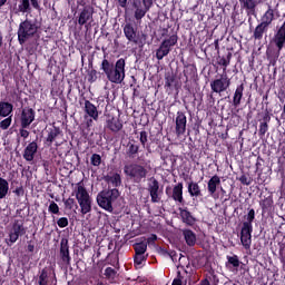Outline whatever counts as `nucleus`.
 <instances>
[{
  "label": "nucleus",
  "mask_w": 285,
  "mask_h": 285,
  "mask_svg": "<svg viewBox=\"0 0 285 285\" xmlns=\"http://www.w3.org/2000/svg\"><path fill=\"white\" fill-rule=\"evenodd\" d=\"M101 70L105 72L110 83H121L124 79H126V59L120 58L115 65L108 59H104Z\"/></svg>",
  "instance_id": "f257e3e1"
},
{
  "label": "nucleus",
  "mask_w": 285,
  "mask_h": 285,
  "mask_svg": "<svg viewBox=\"0 0 285 285\" xmlns=\"http://www.w3.org/2000/svg\"><path fill=\"white\" fill-rule=\"evenodd\" d=\"M76 199L80 206L81 215H88L92 210V198L90 194L86 190V187L79 183L76 187Z\"/></svg>",
  "instance_id": "f03ea898"
},
{
  "label": "nucleus",
  "mask_w": 285,
  "mask_h": 285,
  "mask_svg": "<svg viewBox=\"0 0 285 285\" xmlns=\"http://www.w3.org/2000/svg\"><path fill=\"white\" fill-rule=\"evenodd\" d=\"M119 198V189L114 188L109 190H102L97 196V204L104 210H108V213H112V203L117 202Z\"/></svg>",
  "instance_id": "7ed1b4c3"
},
{
  "label": "nucleus",
  "mask_w": 285,
  "mask_h": 285,
  "mask_svg": "<svg viewBox=\"0 0 285 285\" xmlns=\"http://www.w3.org/2000/svg\"><path fill=\"white\" fill-rule=\"evenodd\" d=\"M124 173L128 178L132 179L135 184H141V180L148 177V169L139 164L126 165Z\"/></svg>",
  "instance_id": "20e7f679"
},
{
  "label": "nucleus",
  "mask_w": 285,
  "mask_h": 285,
  "mask_svg": "<svg viewBox=\"0 0 285 285\" xmlns=\"http://www.w3.org/2000/svg\"><path fill=\"white\" fill-rule=\"evenodd\" d=\"M37 32V24L32 21L24 20L20 23L19 30H18V40L21 45L26 43L27 39H30V37H35V33Z\"/></svg>",
  "instance_id": "39448f33"
},
{
  "label": "nucleus",
  "mask_w": 285,
  "mask_h": 285,
  "mask_svg": "<svg viewBox=\"0 0 285 285\" xmlns=\"http://www.w3.org/2000/svg\"><path fill=\"white\" fill-rule=\"evenodd\" d=\"M227 88H230V78H228L226 72L222 73L219 78H216L210 82V89L218 95H220V92H226Z\"/></svg>",
  "instance_id": "423d86ee"
},
{
  "label": "nucleus",
  "mask_w": 285,
  "mask_h": 285,
  "mask_svg": "<svg viewBox=\"0 0 285 285\" xmlns=\"http://www.w3.org/2000/svg\"><path fill=\"white\" fill-rule=\"evenodd\" d=\"M26 227H23V220H14L9 230V239L7 240L8 246L16 244L19 237L23 236Z\"/></svg>",
  "instance_id": "0eeeda50"
},
{
  "label": "nucleus",
  "mask_w": 285,
  "mask_h": 285,
  "mask_svg": "<svg viewBox=\"0 0 285 285\" xmlns=\"http://www.w3.org/2000/svg\"><path fill=\"white\" fill-rule=\"evenodd\" d=\"M144 8L141 7V1H135V19L139 21L146 17V12L153 8V0H142Z\"/></svg>",
  "instance_id": "6e6552de"
},
{
  "label": "nucleus",
  "mask_w": 285,
  "mask_h": 285,
  "mask_svg": "<svg viewBox=\"0 0 285 285\" xmlns=\"http://www.w3.org/2000/svg\"><path fill=\"white\" fill-rule=\"evenodd\" d=\"M36 112L32 108H23L20 114V126L21 128H29L35 121Z\"/></svg>",
  "instance_id": "1a4fd4ad"
},
{
  "label": "nucleus",
  "mask_w": 285,
  "mask_h": 285,
  "mask_svg": "<svg viewBox=\"0 0 285 285\" xmlns=\"http://www.w3.org/2000/svg\"><path fill=\"white\" fill-rule=\"evenodd\" d=\"M92 14H95V8L90 6L85 7L78 18L79 26H86V23H92L94 21Z\"/></svg>",
  "instance_id": "9d476101"
},
{
  "label": "nucleus",
  "mask_w": 285,
  "mask_h": 285,
  "mask_svg": "<svg viewBox=\"0 0 285 285\" xmlns=\"http://www.w3.org/2000/svg\"><path fill=\"white\" fill-rule=\"evenodd\" d=\"M148 191L153 204H159L161 202V191H159V181L157 179H153L148 185Z\"/></svg>",
  "instance_id": "9b49d317"
},
{
  "label": "nucleus",
  "mask_w": 285,
  "mask_h": 285,
  "mask_svg": "<svg viewBox=\"0 0 285 285\" xmlns=\"http://www.w3.org/2000/svg\"><path fill=\"white\" fill-rule=\"evenodd\" d=\"M124 35L129 43H139V36H137V29L132 26V23L128 22L124 27Z\"/></svg>",
  "instance_id": "f8f14e48"
},
{
  "label": "nucleus",
  "mask_w": 285,
  "mask_h": 285,
  "mask_svg": "<svg viewBox=\"0 0 285 285\" xmlns=\"http://www.w3.org/2000/svg\"><path fill=\"white\" fill-rule=\"evenodd\" d=\"M245 226L246 227H243L240 232V242L244 248L248 250L250 248V244H253V239H252L253 229H250L248 225H245Z\"/></svg>",
  "instance_id": "ddd939ff"
},
{
  "label": "nucleus",
  "mask_w": 285,
  "mask_h": 285,
  "mask_svg": "<svg viewBox=\"0 0 285 285\" xmlns=\"http://www.w3.org/2000/svg\"><path fill=\"white\" fill-rule=\"evenodd\" d=\"M186 115L184 112L178 111L176 117V135L177 137H181L186 132Z\"/></svg>",
  "instance_id": "4468645a"
},
{
  "label": "nucleus",
  "mask_w": 285,
  "mask_h": 285,
  "mask_svg": "<svg viewBox=\"0 0 285 285\" xmlns=\"http://www.w3.org/2000/svg\"><path fill=\"white\" fill-rule=\"evenodd\" d=\"M39 146L37 145L36 141L30 142L26 148L23 153V159L26 161H32L35 159V155H37Z\"/></svg>",
  "instance_id": "2eb2a0df"
},
{
  "label": "nucleus",
  "mask_w": 285,
  "mask_h": 285,
  "mask_svg": "<svg viewBox=\"0 0 285 285\" xmlns=\"http://www.w3.org/2000/svg\"><path fill=\"white\" fill-rule=\"evenodd\" d=\"M60 256L65 264H70V248L68 247V239H62L60 243Z\"/></svg>",
  "instance_id": "dca6fc26"
},
{
  "label": "nucleus",
  "mask_w": 285,
  "mask_h": 285,
  "mask_svg": "<svg viewBox=\"0 0 285 285\" xmlns=\"http://www.w3.org/2000/svg\"><path fill=\"white\" fill-rule=\"evenodd\" d=\"M107 128H109L111 132H119V130L124 128V125L121 124L119 118L108 116Z\"/></svg>",
  "instance_id": "f3484780"
},
{
  "label": "nucleus",
  "mask_w": 285,
  "mask_h": 285,
  "mask_svg": "<svg viewBox=\"0 0 285 285\" xmlns=\"http://www.w3.org/2000/svg\"><path fill=\"white\" fill-rule=\"evenodd\" d=\"M173 200L174 202H179V204L184 203V184L178 183L174 188H173Z\"/></svg>",
  "instance_id": "a211bd4d"
},
{
  "label": "nucleus",
  "mask_w": 285,
  "mask_h": 285,
  "mask_svg": "<svg viewBox=\"0 0 285 285\" xmlns=\"http://www.w3.org/2000/svg\"><path fill=\"white\" fill-rule=\"evenodd\" d=\"M85 112H87L89 117L94 119V121H97V119H99V111L97 110V107L89 100L85 101Z\"/></svg>",
  "instance_id": "6ab92c4d"
},
{
  "label": "nucleus",
  "mask_w": 285,
  "mask_h": 285,
  "mask_svg": "<svg viewBox=\"0 0 285 285\" xmlns=\"http://www.w3.org/2000/svg\"><path fill=\"white\" fill-rule=\"evenodd\" d=\"M183 237L187 246H195L197 244V235L190 229H183Z\"/></svg>",
  "instance_id": "aec40b11"
},
{
  "label": "nucleus",
  "mask_w": 285,
  "mask_h": 285,
  "mask_svg": "<svg viewBox=\"0 0 285 285\" xmlns=\"http://www.w3.org/2000/svg\"><path fill=\"white\" fill-rule=\"evenodd\" d=\"M261 23H263V26H271V23H273V21H275V10H273V8L268 7L267 12H265L262 18H261Z\"/></svg>",
  "instance_id": "412c9836"
},
{
  "label": "nucleus",
  "mask_w": 285,
  "mask_h": 285,
  "mask_svg": "<svg viewBox=\"0 0 285 285\" xmlns=\"http://www.w3.org/2000/svg\"><path fill=\"white\" fill-rule=\"evenodd\" d=\"M219 184H222V179L217 175L213 176L209 179L207 184V190L209 195H215V193H217V187L219 186Z\"/></svg>",
  "instance_id": "4be33fe9"
},
{
  "label": "nucleus",
  "mask_w": 285,
  "mask_h": 285,
  "mask_svg": "<svg viewBox=\"0 0 285 285\" xmlns=\"http://www.w3.org/2000/svg\"><path fill=\"white\" fill-rule=\"evenodd\" d=\"M265 32H268V27L266 24H263L262 22L256 26L255 30H254V39H256L257 41H262V39H264V35Z\"/></svg>",
  "instance_id": "5701e85b"
},
{
  "label": "nucleus",
  "mask_w": 285,
  "mask_h": 285,
  "mask_svg": "<svg viewBox=\"0 0 285 285\" xmlns=\"http://www.w3.org/2000/svg\"><path fill=\"white\" fill-rule=\"evenodd\" d=\"M180 217L184 222V224H187L188 226H193L195 224V217L188 209L179 208Z\"/></svg>",
  "instance_id": "b1692460"
},
{
  "label": "nucleus",
  "mask_w": 285,
  "mask_h": 285,
  "mask_svg": "<svg viewBox=\"0 0 285 285\" xmlns=\"http://www.w3.org/2000/svg\"><path fill=\"white\" fill-rule=\"evenodd\" d=\"M14 106L10 102L1 101L0 102V117H10L12 115V110Z\"/></svg>",
  "instance_id": "393cba45"
},
{
  "label": "nucleus",
  "mask_w": 285,
  "mask_h": 285,
  "mask_svg": "<svg viewBox=\"0 0 285 285\" xmlns=\"http://www.w3.org/2000/svg\"><path fill=\"white\" fill-rule=\"evenodd\" d=\"M188 193L190 197H202V188L197 183H189L188 184Z\"/></svg>",
  "instance_id": "a878e982"
},
{
  "label": "nucleus",
  "mask_w": 285,
  "mask_h": 285,
  "mask_svg": "<svg viewBox=\"0 0 285 285\" xmlns=\"http://www.w3.org/2000/svg\"><path fill=\"white\" fill-rule=\"evenodd\" d=\"M244 97V85H240L236 88L233 99L234 106H239L242 104V98Z\"/></svg>",
  "instance_id": "bb28decb"
},
{
  "label": "nucleus",
  "mask_w": 285,
  "mask_h": 285,
  "mask_svg": "<svg viewBox=\"0 0 285 285\" xmlns=\"http://www.w3.org/2000/svg\"><path fill=\"white\" fill-rule=\"evenodd\" d=\"M9 190L10 185L8 184V180H6V178L0 177V199H4Z\"/></svg>",
  "instance_id": "cd10ccee"
},
{
  "label": "nucleus",
  "mask_w": 285,
  "mask_h": 285,
  "mask_svg": "<svg viewBox=\"0 0 285 285\" xmlns=\"http://www.w3.org/2000/svg\"><path fill=\"white\" fill-rule=\"evenodd\" d=\"M242 8L245 10H249V12H255V8H257V0H239Z\"/></svg>",
  "instance_id": "c85d7f7f"
},
{
  "label": "nucleus",
  "mask_w": 285,
  "mask_h": 285,
  "mask_svg": "<svg viewBox=\"0 0 285 285\" xmlns=\"http://www.w3.org/2000/svg\"><path fill=\"white\" fill-rule=\"evenodd\" d=\"M168 55H170V49L161 43L156 51V58L158 61H161V59H164V57H168Z\"/></svg>",
  "instance_id": "c756f323"
},
{
  "label": "nucleus",
  "mask_w": 285,
  "mask_h": 285,
  "mask_svg": "<svg viewBox=\"0 0 285 285\" xmlns=\"http://www.w3.org/2000/svg\"><path fill=\"white\" fill-rule=\"evenodd\" d=\"M269 121H271V117L269 116H265L263 118V122H261L259 130H258V135L261 137H264V135H266V132H268V122Z\"/></svg>",
  "instance_id": "7c9ffc66"
},
{
  "label": "nucleus",
  "mask_w": 285,
  "mask_h": 285,
  "mask_svg": "<svg viewBox=\"0 0 285 285\" xmlns=\"http://www.w3.org/2000/svg\"><path fill=\"white\" fill-rule=\"evenodd\" d=\"M245 219L246 222L243 223V228H246V226H248L249 229H253V222H255V209H249Z\"/></svg>",
  "instance_id": "2f4dec72"
},
{
  "label": "nucleus",
  "mask_w": 285,
  "mask_h": 285,
  "mask_svg": "<svg viewBox=\"0 0 285 285\" xmlns=\"http://www.w3.org/2000/svg\"><path fill=\"white\" fill-rule=\"evenodd\" d=\"M107 181L117 188L118 186H121V176L119 174L107 176Z\"/></svg>",
  "instance_id": "473e14b6"
},
{
  "label": "nucleus",
  "mask_w": 285,
  "mask_h": 285,
  "mask_svg": "<svg viewBox=\"0 0 285 285\" xmlns=\"http://www.w3.org/2000/svg\"><path fill=\"white\" fill-rule=\"evenodd\" d=\"M177 35H173L169 38L165 39L161 43L170 50L173 46H177Z\"/></svg>",
  "instance_id": "72a5a7b5"
},
{
  "label": "nucleus",
  "mask_w": 285,
  "mask_h": 285,
  "mask_svg": "<svg viewBox=\"0 0 285 285\" xmlns=\"http://www.w3.org/2000/svg\"><path fill=\"white\" fill-rule=\"evenodd\" d=\"M136 255H145L146 250H148V244L147 243H138L134 246Z\"/></svg>",
  "instance_id": "f704fd0d"
},
{
  "label": "nucleus",
  "mask_w": 285,
  "mask_h": 285,
  "mask_svg": "<svg viewBox=\"0 0 285 285\" xmlns=\"http://www.w3.org/2000/svg\"><path fill=\"white\" fill-rule=\"evenodd\" d=\"M18 10L22 13L30 12V0H21Z\"/></svg>",
  "instance_id": "c9c22d12"
},
{
  "label": "nucleus",
  "mask_w": 285,
  "mask_h": 285,
  "mask_svg": "<svg viewBox=\"0 0 285 285\" xmlns=\"http://www.w3.org/2000/svg\"><path fill=\"white\" fill-rule=\"evenodd\" d=\"M127 154L129 155V157H132L134 155H137V153H139V145L135 142H129L127 145Z\"/></svg>",
  "instance_id": "e433bc0d"
},
{
  "label": "nucleus",
  "mask_w": 285,
  "mask_h": 285,
  "mask_svg": "<svg viewBox=\"0 0 285 285\" xmlns=\"http://www.w3.org/2000/svg\"><path fill=\"white\" fill-rule=\"evenodd\" d=\"M136 268H141L144 262H146V256L144 254H136L134 257Z\"/></svg>",
  "instance_id": "4c0bfd02"
},
{
  "label": "nucleus",
  "mask_w": 285,
  "mask_h": 285,
  "mask_svg": "<svg viewBox=\"0 0 285 285\" xmlns=\"http://www.w3.org/2000/svg\"><path fill=\"white\" fill-rule=\"evenodd\" d=\"M10 126H12V116H9L8 118L0 121L1 130H8Z\"/></svg>",
  "instance_id": "58836bf2"
},
{
  "label": "nucleus",
  "mask_w": 285,
  "mask_h": 285,
  "mask_svg": "<svg viewBox=\"0 0 285 285\" xmlns=\"http://www.w3.org/2000/svg\"><path fill=\"white\" fill-rule=\"evenodd\" d=\"M57 137H59V129L51 130L47 137L48 144H52V141H55V139H57Z\"/></svg>",
  "instance_id": "ea45409f"
},
{
  "label": "nucleus",
  "mask_w": 285,
  "mask_h": 285,
  "mask_svg": "<svg viewBox=\"0 0 285 285\" xmlns=\"http://www.w3.org/2000/svg\"><path fill=\"white\" fill-rule=\"evenodd\" d=\"M39 285H48V272L46 269H42L39 276Z\"/></svg>",
  "instance_id": "a19ab883"
},
{
  "label": "nucleus",
  "mask_w": 285,
  "mask_h": 285,
  "mask_svg": "<svg viewBox=\"0 0 285 285\" xmlns=\"http://www.w3.org/2000/svg\"><path fill=\"white\" fill-rule=\"evenodd\" d=\"M49 213H52L53 215H59V205H57L55 200H51L49 205Z\"/></svg>",
  "instance_id": "79ce46f5"
},
{
  "label": "nucleus",
  "mask_w": 285,
  "mask_h": 285,
  "mask_svg": "<svg viewBox=\"0 0 285 285\" xmlns=\"http://www.w3.org/2000/svg\"><path fill=\"white\" fill-rule=\"evenodd\" d=\"M91 164L92 166H101V156L98 154H94L91 156Z\"/></svg>",
  "instance_id": "37998d69"
},
{
  "label": "nucleus",
  "mask_w": 285,
  "mask_h": 285,
  "mask_svg": "<svg viewBox=\"0 0 285 285\" xmlns=\"http://www.w3.org/2000/svg\"><path fill=\"white\" fill-rule=\"evenodd\" d=\"M227 259L234 268L239 267V258L237 256H228Z\"/></svg>",
  "instance_id": "c03bdc74"
},
{
  "label": "nucleus",
  "mask_w": 285,
  "mask_h": 285,
  "mask_svg": "<svg viewBox=\"0 0 285 285\" xmlns=\"http://www.w3.org/2000/svg\"><path fill=\"white\" fill-rule=\"evenodd\" d=\"M171 285H186V281L184 279V277L181 276L180 273H178V276L177 278H175L173 281V284Z\"/></svg>",
  "instance_id": "a18cd8bd"
},
{
  "label": "nucleus",
  "mask_w": 285,
  "mask_h": 285,
  "mask_svg": "<svg viewBox=\"0 0 285 285\" xmlns=\"http://www.w3.org/2000/svg\"><path fill=\"white\" fill-rule=\"evenodd\" d=\"M148 142V132L141 131L140 132V144L146 147V144Z\"/></svg>",
  "instance_id": "49530a36"
},
{
  "label": "nucleus",
  "mask_w": 285,
  "mask_h": 285,
  "mask_svg": "<svg viewBox=\"0 0 285 285\" xmlns=\"http://www.w3.org/2000/svg\"><path fill=\"white\" fill-rule=\"evenodd\" d=\"M26 128L28 127H20L19 129L20 137H22L23 139H28V137H30V131H28Z\"/></svg>",
  "instance_id": "de8ad7c7"
},
{
  "label": "nucleus",
  "mask_w": 285,
  "mask_h": 285,
  "mask_svg": "<svg viewBox=\"0 0 285 285\" xmlns=\"http://www.w3.org/2000/svg\"><path fill=\"white\" fill-rule=\"evenodd\" d=\"M57 225L59 228H66V226H68V219L66 217H61L58 219Z\"/></svg>",
  "instance_id": "09e8293b"
},
{
  "label": "nucleus",
  "mask_w": 285,
  "mask_h": 285,
  "mask_svg": "<svg viewBox=\"0 0 285 285\" xmlns=\"http://www.w3.org/2000/svg\"><path fill=\"white\" fill-rule=\"evenodd\" d=\"M219 65L220 66H224V72H226V68H228V66L230 65V60H228V59H226V58H222L220 60H219Z\"/></svg>",
  "instance_id": "8fccbe9b"
},
{
  "label": "nucleus",
  "mask_w": 285,
  "mask_h": 285,
  "mask_svg": "<svg viewBox=\"0 0 285 285\" xmlns=\"http://www.w3.org/2000/svg\"><path fill=\"white\" fill-rule=\"evenodd\" d=\"M65 206L69 209H72L75 208V198H68L66 202H65Z\"/></svg>",
  "instance_id": "3c124183"
},
{
  "label": "nucleus",
  "mask_w": 285,
  "mask_h": 285,
  "mask_svg": "<svg viewBox=\"0 0 285 285\" xmlns=\"http://www.w3.org/2000/svg\"><path fill=\"white\" fill-rule=\"evenodd\" d=\"M14 195H17V197H23V187L20 186V187H17L14 190H13Z\"/></svg>",
  "instance_id": "603ef678"
},
{
  "label": "nucleus",
  "mask_w": 285,
  "mask_h": 285,
  "mask_svg": "<svg viewBox=\"0 0 285 285\" xmlns=\"http://www.w3.org/2000/svg\"><path fill=\"white\" fill-rule=\"evenodd\" d=\"M239 181L244 184V186H250V180L246 175L240 176Z\"/></svg>",
  "instance_id": "864d4df0"
},
{
  "label": "nucleus",
  "mask_w": 285,
  "mask_h": 285,
  "mask_svg": "<svg viewBox=\"0 0 285 285\" xmlns=\"http://www.w3.org/2000/svg\"><path fill=\"white\" fill-rule=\"evenodd\" d=\"M27 249L29 253H35V244H32V242L28 243Z\"/></svg>",
  "instance_id": "5fc2aeb1"
},
{
  "label": "nucleus",
  "mask_w": 285,
  "mask_h": 285,
  "mask_svg": "<svg viewBox=\"0 0 285 285\" xmlns=\"http://www.w3.org/2000/svg\"><path fill=\"white\" fill-rule=\"evenodd\" d=\"M31 1V6L36 9L39 10V1L38 0H30Z\"/></svg>",
  "instance_id": "6e6d98bb"
},
{
  "label": "nucleus",
  "mask_w": 285,
  "mask_h": 285,
  "mask_svg": "<svg viewBox=\"0 0 285 285\" xmlns=\"http://www.w3.org/2000/svg\"><path fill=\"white\" fill-rule=\"evenodd\" d=\"M118 3L121 8H126L128 0H118Z\"/></svg>",
  "instance_id": "4d7b16f0"
},
{
  "label": "nucleus",
  "mask_w": 285,
  "mask_h": 285,
  "mask_svg": "<svg viewBox=\"0 0 285 285\" xmlns=\"http://www.w3.org/2000/svg\"><path fill=\"white\" fill-rule=\"evenodd\" d=\"M200 285H210V282L205 278L200 282Z\"/></svg>",
  "instance_id": "13d9d810"
},
{
  "label": "nucleus",
  "mask_w": 285,
  "mask_h": 285,
  "mask_svg": "<svg viewBox=\"0 0 285 285\" xmlns=\"http://www.w3.org/2000/svg\"><path fill=\"white\" fill-rule=\"evenodd\" d=\"M8 0H0V8L1 7H3V6H6V2H7Z\"/></svg>",
  "instance_id": "bf43d9fd"
},
{
  "label": "nucleus",
  "mask_w": 285,
  "mask_h": 285,
  "mask_svg": "<svg viewBox=\"0 0 285 285\" xmlns=\"http://www.w3.org/2000/svg\"><path fill=\"white\" fill-rule=\"evenodd\" d=\"M150 239H151V242L157 240V235H153L151 238H149V242H150Z\"/></svg>",
  "instance_id": "052dcab7"
},
{
  "label": "nucleus",
  "mask_w": 285,
  "mask_h": 285,
  "mask_svg": "<svg viewBox=\"0 0 285 285\" xmlns=\"http://www.w3.org/2000/svg\"><path fill=\"white\" fill-rule=\"evenodd\" d=\"M281 262L283 264V271L285 272V258H282Z\"/></svg>",
  "instance_id": "680f3d73"
},
{
  "label": "nucleus",
  "mask_w": 285,
  "mask_h": 285,
  "mask_svg": "<svg viewBox=\"0 0 285 285\" xmlns=\"http://www.w3.org/2000/svg\"><path fill=\"white\" fill-rule=\"evenodd\" d=\"M3 43V37L0 33V46Z\"/></svg>",
  "instance_id": "e2e57ef3"
},
{
  "label": "nucleus",
  "mask_w": 285,
  "mask_h": 285,
  "mask_svg": "<svg viewBox=\"0 0 285 285\" xmlns=\"http://www.w3.org/2000/svg\"><path fill=\"white\" fill-rule=\"evenodd\" d=\"M97 285H104V283H97Z\"/></svg>",
  "instance_id": "0e129e2a"
}]
</instances>
